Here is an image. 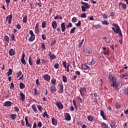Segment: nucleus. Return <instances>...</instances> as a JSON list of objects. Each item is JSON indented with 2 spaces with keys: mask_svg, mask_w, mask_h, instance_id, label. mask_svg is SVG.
Listing matches in <instances>:
<instances>
[{
  "mask_svg": "<svg viewBox=\"0 0 128 128\" xmlns=\"http://www.w3.org/2000/svg\"><path fill=\"white\" fill-rule=\"evenodd\" d=\"M108 78L110 82H112L110 84V86L114 88H118V84L116 83V78L112 75L109 74Z\"/></svg>",
  "mask_w": 128,
  "mask_h": 128,
  "instance_id": "f257e3e1",
  "label": "nucleus"
},
{
  "mask_svg": "<svg viewBox=\"0 0 128 128\" xmlns=\"http://www.w3.org/2000/svg\"><path fill=\"white\" fill-rule=\"evenodd\" d=\"M81 4H83L82 6H81L82 9V12H86V10H88V8H90V6L88 4L84 2H82Z\"/></svg>",
  "mask_w": 128,
  "mask_h": 128,
  "instance_id": "f03ea898",
  "label": "nucleus"
},
{
  "mask_svg": "<svg viewBox=\"0 0 128 128\" xmlns=\"http://www.w3.org/2000/svg\"><path fill=\"white\" fill-rule=\"evenodd\" d=\"M31 36L30 37L28 38V41L30 42H34L36 38V35L34 34V32L30 30L29 32Z\"/></svg>",
  "mask_w": 128,
  "mask_h": 128,
  "instance_id": "7ed1b4c3",
  "label": "nucleus"
},
{
  "mask_svg": "<svg viewBox=\"0 0 128 128\" xmlns=\"http://www.w3.org/2000/svg\"><path fill=\"white\" fill-rule=\"evenodd\" d=\"M92 48L90 47L85 48L83 49V52H84L85 54H92Z\"/></svg>",
  "mask_w": 128,
  "mask_h": 128,
  "instance_id": "20e7f679",
  "label": "nucleus"
},
{
  "mask_svg": "<svg viewBox=\"0 0 128 128\" xmlns=\"http://www.w3.org/2000/svg\"><path fill=\"white\" fill-rule=\"evenodd\" d=\"M80 94L81 96H84L85 92H86V89L84 87L81 88L80 89Z\"/></svg>",
  "mask_w": 128,
  "mask_h": 128,
  "instance_id": "39448f33",
  "label": "nucleus"
},
{
  "mask_svg": "<svg viewBox=\"0 0 128 128\" xmlns=\"http://www.w3.org/2000/svg\"><path fill=\"white\" fill-rule=\"evenodd\" d=\"M112 26H115V28H116V30L115 31V32H116V34H119L121 32L120 28V26H118V25L116 24H113Z\"/></svg>",
  "mask_w": 128,
  "mask_h": 128,
  "instance_id": "423d86ee",
  "label": "nucleus"
},
{
  "mask_svg": "<svg viewBox=\"0 0 128 128\" xmlns=\"http://www.w3.org/2000/svg\"><path fill=\"white\" fill-rule=\"evenodd\" d=\"M56 106L59 110H64V105L61 102H56Z\"/></svg>",
  "mask_w": 128,
  "mask_h": 128,
  "instance_id": "0eeeda50",
  "label": "nucleus"
},
{
  "mask_svg": "<svg viewBox=\"0 0 128 128\" xmlns=\"http://www.w3.org/2000/svg\"><path fill=\"white\" fill-rule=\"evenodd\" d=\"M64 118H65V120H70L71 118H70V114L68 113H65L64 114Z\"/></svg>",
  "mask_w": 128,
  "mask_h": 128,
  "instance_id": "6e6552de",
  "label": "nucleus"
},
{
  "mask_svg": "<svg viewBox=\"0 0 128 128\" xmlns=\"http://www.w3.org/2000/svg\"><path fill=\"white\" fill-rule=\"evenodd\" d=\"M4 106L9 107L12 106V102L10 101H6L4 104Z\"/></svg>",
  "mask_w": 128,
  "mask_h": 128,
  "instance_id": "1a4fd4ad",
  "label": "nucleus"
},
{
  "mask_svg": "<svg viewBox=\"0 0 128 128\" xmlns=\"http://www.w3.org/2000/svg\"><path fill=\"white\" fill-rule=\"evenodd\" d=\"M20 96L21 97L20 98L22 102H24L26 100V96L24 95V93H22V92H20Z\"/></svg>",
  "mask_w": 128,
  "mask_h": 128,
  "instance_id": "9d476101",
  "label": "nucleus"
},
{
  "mask_svg": "<svg viewBox=\"0 0 128 128\" xmlns=\"http://www.w3.org/2000/svg\"><path fill=\"white\" fill-rule=\"evenodd\" d=\"M81 68L84 70H88V68H90V66H88L86 64H82Z\"/></svg>",
  "mask_w": 128,
  "mask_h": 128,
  "instance_id": "9b49d317",
  "label": "nucleus"
},
{
  "mask_svg": "<svg viewBox=\"0 0 128 128\" xmlns=\"http://www.w3.org/2000/svg\"><path fill=\"white\" fill-rule=\"evenodd\" d=\"M12 15H8L6 18V20H8V24H12Z\"/></svg>",
  "mask_w": 128,
  "mask_h": 128,
  "instance_id": "f8f14e48",
  "label": "nucleus"
},
{
  "mask_svg": "<svg viewBox=\"0 0 128 128\" xmlns=\"http://www.w3.org/2000/svg\"><path fill=\"white\" fill-rule=\"evenodd\" d=\"M48 56H50V60H56V56L54 54H52V52H49Z\"/></svg>",
  "mask_w": 128,
  "mask_h": 128,
  "instance_id": "ddd939ff",
  "label": "nucleus"
},
{
  "mask_svg": "<svg viewBox=\"0 0 128 128\" xmlns=\"http://www.w3.org/2000/svg\"><path fill=\"white\" fill-rule=\"evenodd\" d=\"M50 89L52 94H54V92H56L57 90L56 88L54 86H51Z\"/></svg>",
  "mask_w": 128,
  "mask_h": 128,
  "instance_id": "4468645a",
  "label": "nucleus"
},
{
  "mask_svg": "<svg viewBox=\"0 0 128 128\" xmlns=\"http://www.w3.org/2000/svg\"><path fill=\"white\" fill-rule=\"evenodd\" d=\"M52 26L54 30H56V28L58 27V23H56V21H53L52 22Z\"/></svg>",
  "mask_w": 128,
  "mask_h": 128,
  "instance_id": "2eb2a0df",
  "label": "nucleus"
},
{
  "mask_svg": "<svg viewBox=\"0 0 128 128\" xmlns=\"http://www.w3.org/2000/svg\"><path fill=\"white\" fill-rule=\"evenodd\" d=\"M43 78H44V80H47V82H48V80H50V76L48 74H45L44 75Z\"/></svg>",
  "mask_w": 128,
  "mask_h": 128,
  "instance_id": "dca6fc26",
  "label": "nucleus"
},
{
  "mask_svg": "<svg viewBox=\"0 0 128 128\" xmlns=\"http://www.w3.org/2000/svg\"><path fill=\"white\" fill-rule=\"evenodd\" d=\"M110 126L112 128H116V124L114 121H112L110 122Z\"/></svg>",
  "mask_w": 128,
  "mask_h": 128,
  "instance_id": "f3484780",
  "label": "nucleus"
},
{
  "mask_svg": "<svg viewBox=\"0 0 128 128\" xmlns=\"http://www.w3.org/2000/svg\"><path fill=\"white\" fill-rule=\"evenodd\" d=\"M61 28H62V32L66 31V24L64 22H62L60 24Z\"/></svg>",
  "mask_w": 128,
  "mask_h": 128,
  "instance_id": "a211bd4d",
  "label": "nucleus"
},
{
  "mask_svg": "<svg viewBox=\"0 0 128 128\" xmlns=\"http://www.w3.org/2000/svg\"><path fill=\"white\" fill-rule=\"evenodd\" d=\"M58 86H60V89L59 90V92L60 94H62V92H64V86L62 84H59Z\"/></svg>",
  "mask_w": 128,
  "mask_h": 128,
  "instance_id": "6ab92c4d",
  "label": "nucleus"
},
{
  "mask_svg": "<svg viewBox=\"0 0 128 128\" xmlns=\"http://www.w3.org/2000/svg\"><path fill=\"white\" fill-rule=\"evenodd\" d=\"M25 121H26V126H28V128H32V124H30V123H28V118H25Z\"/></svg>",
  "mask_w": 128,
  "mask_h": 128,
  "instance_id": "aec40b11",
  "label": "nucleus"
},
{
  "mask_svg": "<svg viewBox=\"0 0 128 128\" xmlns=\"http://www.w3.org/2000/svg\"><path fill=\"white\" fill-rule=\"evenodd\" d=\"M52 124L54 126H56L58 124V120L54 118V117L52 118Z\"/></svg>",
  "mask_w": 128,
  "mask_h": 128,
  "instance_id": "412c9836",
  "label": "nucleus"
},
{
  "mask_svg": "<svg viewBox=\"0 0 128 128\" xmlns=\"http://www.w3.org/2000/svg\"><path fill=\"white\" fill-rule=\"evenodd\" d=\"M121 5V6L122 8V10H126V4H124V3H122V2H120L119 3V6H120Z\"/></svg>",
  "mask_w": 128,
  "mask_h": 128,
  "instance_id": "4be33fe9",
  "label": "nucleus"
},
{
  "mask_svg": "<svg viewBox=\"0 0 128 128\" xmlns=\"http://www.w3.org/2000/svg\"><path fill=\"white\" fill-rule=\"evenodd\" d=\"M9 54L10 56H14V50L12 48L10 49L9 50Z\"/></svg>",
  "mask_w": 128,
  "mask_h": 128,
  "instance_id": "5701e85b",
  "label": "nucleus"
},
{
  "mask_svg": "<svg viewBox=\"0 0 128 128\" xmlns=\"http://www.w3.org/2000/svg\"><path fill=\"white\" fill-rule=\"evenodd\" d=\"M101 126L102 128H108V125H106L104 122H102L101 124Z\"/></svg>",
  "mask_w": 128,
  "mask_h": 128,
  "instance_id": "b1692460",
  "label": "nucleus"
},
{
  "mask_svg": "<svg viewBox=\"0 0 128 128\" xmlns=\"http://www.w3.org/2000/svg\"><path fill=\"white\" fill-rule=\"evenodd\" d=\"M102 54L104 56H110V51H108V50L107 51L104 50Z\"/></svg>",
  "mask_w": 128,
  "mask_h": 128,
  "instance_id": "393cba45",
  "label": "nucleus"
},
{
  "mask_svg": "<svg viewBox=\"0 0 128 128\" xmlns=\"http://www.w3.org/2000/svg\"><path fill=\"white\" fill-rule=\"evenodd\" d=\"M42 116H44V118H46V116L47 118H49L48 114L46 111L42 113Z\"/></svg>",
  "mask_w": 128,
  "mask_h": 128,
  "instance_id": "a878e982",
  "label": "nucleus"
},
{
  "mask_svg": "<svg viewBox=\"0 0 128 128\" xmlns=\"http://www.w3.org/2000/svg\"><path fill=\"white\" fill-rule=\"evenodd\" d=\"M88 120L89 122H92L94 120V116H88Z\"/></svg>",
  "mask_w": 128,
  "mask_h": 128,
  "instance_id": "bb28decb",
  "label": "nucleus"
},
{
  "mask_svg": "<svg viewBox=\"0 0 128 128\" xmlns=\"http://www.w3.org/2000/svg\"><path fill=\"white\" fill-rule=\"evenodd\" d=\"M32 108L34 110V112H36V113L38 112V110H36V105L34 104L32 105Z\"/></svg>",
  "mask_w": 128,
  "mask_h": 128,
  "instance_id": "cd10ccee",
  "label": "nucleus"
},
{
  "mask_svg": "<svg viewBox=\"0 0 128 128\" xmlns=\"http://www.w3.org/2000/svg\"><path fill=\"white\" fill-rule=\"evenodd\" d=\"M24 86H26L24 85V84L22 82H20V90H22L24 88Z\"/></svg>",
  "mask_w": 128,
  "mask_h": 128,
  "instance_id": "c85d7f7f",
  "label": "nucleus"
},
{
  "mask_svg": "<svg viewBox=\"0 0 128 128\" xmlns=\"http://www.w3.org/2000/svg\"><path fill=\"white\" fill-rule=\"evenodd\" d=\"M28 62H29V64H30L31 66H32V64H33L32 60V58H30V56L29 57Z\"/></svg>",
  "mask_w": 128,
  "mask_h": 128,
  "instance_id": "c756f323",
  "label": "nucleus"
},
{
  "mask_svg": "<svg viewBox=\"0 0 128 128\" xmlns=\"http://www.w3.org/2000/svg\"><path fill=\"white\" fill-rule=\"evenodd\" d=\"M54 18V20H62V16L60 15H57Z\"/></svg>",
  "mask_w": 128,
  "mask_h": 128,
  "instance_id": "7c9ffc66",
  "label": "nucleus"
},
{
  "mask_svg": "<svg viewBox=\"0 0 128 128\" xmlns=\"http://www.w3.org/2000/svg\"><path fill=\"white\" fill-rule=\"evenodd\" d=\"M56 80L54 78H52L51 80V82L52 84H54V86H56Z\"/></svg>",
  "mask_w": 128,
  "mask_h": 128,
  "instance_id": "2f4dec72",
  "label": "nucleus"
},
{
  "mask_svg": "<svg viewBox=\"0 0 128 128\" xmlns=\"http://www.w3.org/2000/svg\"><path fill=\"white\" fill-rule=\"evenodd\" d=\"M62 78L64 82H68V78L66 76H63Z\"/></svg>",
  "mask_w": 128,
  "mask_h": 128,
  "instance_id": "473e14b6",
  "label": "nucleus"
},
{
  "mask_svg": "<svg viewBox=\"0 0 128 128\" xmlns=\"http://www.w3.org/2000/svg\"><path fill=\"white\" fill-rule=\"evenodd\" d=\"M96 62V58H92V60L90 62L91 64H94Z\"/></svg>",
  "mask_w": 128,
  "mask_h": 128,
  "instance_id": "72a5a7b5",
  "label": "nucleus"
},
{
  "mask_svg": "<svg viewBox=\"0 0 128 128\" xmlns=\"http://www.w3.org/2000/svg\"><path fill=\"white\" fill-rule=\"evenodd\" d=\"M42 28H46V21H44L42 22Z\"/></svg>",
  "mask_w": 128,
  "mask_h": 128,
  "instance_id": "f704fd0d",
  "label": "nucleus"
},
{
  "mask_svg": "<svg viewBox=\"0 0 128 128\" xmlns=\"http://www.w3.org/2000/svg\"><path fill=\"white\" fill-rule=\"evenodd\" d=\"M10 118H12V120H16V114H12L10 116Z\"/></svg>",
  "mask_w": 128,
  "mask_h": 128,
  "instance_id": "c9c22d12",
  "label": "nucleus"
},
{
  "mask_svg": "<svg viewBox=\"0 0 128 128\" xmlns=\"http://www.w3.org/2000/svg\"><path fill=\"white\" fill-rule=\"evenodd\" d=\"M12 74V68H10L8 72H7L8 76H10Z\"/></svg>",
  "mask_w": 128,
  "mask_h": 128,
  "instance_id": "e433bc0d",
  "label": "nucleus"
},
{
  "mask_svg": "<svg viewBox=\"0 0 128 128\" xmlns=\"http://www.w3.org/2000/svg\"><path fill=\"white\" fill-rule=\"evenodd\" d=\"M37 108H38V110H40V112H42V107L40 106V105H38L37 106Z\"/></svg>",
  "mask_w": 128,
  "mask_h": 128,
  "instance_id": "4c0bfd02",
  "label": "nucleus"
},
{
  "mask_svg": "<svg viewBox=\"0 0 128 128\" xmlns=\"http://www.w3.org/2000/svg\"><path fill=\"white\" fill-rule=\"evenodd\" d=\"M126 76H128V74H122L120 75V78H126Z\"/></svg>",
  "mask_w": 128,
  "mask_h": 128,
  "instance_id": "58836bf2",
  "label": "nucleus"
},
{
  "mask_svg": "<svg viewBox=\"0 0 128 128\" xmlns=\"http://www.w3.org/2000/svg\"><path fill=\"white\" fill-rule=\"evenodd\" d=\"M59 66H60V64H58V63H56L54 64V68H56V70H58V68Z\"/></svg>",
  "mask_w": 128,
  "mask_h": 128,
  "instance_id": "ea45409f",
  "label": "nucleus"
},
{
  "mask_svg": "<svg viewBox=\"0 0 128 128\" xmlns=\"http://www.w3.org/2000/svg\"><path fill=\"white\" fill-rule=\"evenodd\" d=\"M115 106H116V108L117 109V110H118V108H120V104H118V102H116V104H115Z\"/></svg>",
  "mask_w": 128,
  "mask_h": 128,
  "instance_id": "a19ab883",
  "label": "nucleus"
},
{
  "mask_svg": "<svg viewBox=\"0 0 128 128\" xmlns=\"http://www.w3.org/2000/svg\"><path fill=\"white\" fill-rule=\"evenodd\" d=\"M76 30V27L72 28L70 31V34H74V31Z\"/></svg>",
  "mask_w": 128,
  "mask_h": 128,
  "instance_id": "79ce46f5",
  "label": "nucleus"
},
{
  "mask_svg": "<svg viewBox=\"0 0 128 128\" xmlns=\"http://www.w3.org/2000/svg\"><path fill=\"white\" fill-rule=\"evenodd\" d=\"M76 21H78V20L76 19V18L74 17L72 19V22H76Z\"/></svg>",
  "mask_w": 128,
  "mask_h": 128,
  "instance_id": "37998d69",
  "label": "nucleus"
},
{
  "mask_svg": "<svg viewBox=\"0 0 128 128\" xmlns=\"http://www.w3.org/2000/svg\"><path fill=\"white\" fill-rule=\"evenodd\" d=\"M36 64H40V58H38V60L36 61Z\"/></svg>",
  "mask_w": 128,
  "mask_h": 128,
  "instance_id": "c03bdc74",
  "label": "nucleus"
},
{
  "mask_svg": "<svg viewBox=\"0 0 128 128\" xmlns=\"http://www.w3.org/2000/svg\"><path fill=\"white\" fill-rule=\"evenodd\" d=\"M102 24H106L108 26V22L106 20H104V21H102Z\"/></svg>",
  "mask_w": 128,
  "mask_h": 128,
  "instance_id": "a18cd8bd",
  "label": "nucleus"
},
{
  "mask_svg": "<svg viewBox=\"0 0 128 128\" xmlns=\"http://www.w3.org/2000/svg\"><path fill=\"white\" fill-rule=\"evenodd\" d=\"M30 6V8H31V10H34V3L32 2H30L29 4Z\"/></svg>",
  "mask_w": 128,
  "mask_h": 128,
  "instance_id": "49530a36",
  "label": "nucleus"
},
{
  "mask_svg": "<svg viewBox=\"0 0 128 128\" xmlns=\"http://www.w3.org/2000/svg\"><path fill=\"white\" fill-rule=\"evenodd\" d=\"M76 26H80V24H82V22H80V20H78V22L75 24Z\"/></svg>",
  "mask_w": 128,
  "mask_h": 128,
  "instance_id": "de8ad7c7",
  "label": "nucleus"
},
{
  "mask_svg": "<svg viewBox=\"0 0 128 128\" xmlns=\"http://www.w3.org/2000/svg\"><path fill=\"white\" fill-rule=\"evenodd\" d=\"M4 38L5 42H9V40H10V38H8V36H5Z\"/></svg>",
  "mask_w": 128,
  "mask_h": 128,
  "instance_id": "09e8293b",
  "label": "nucleus"
},
{
  "mask_svg": "<svg viewBox=\"0 0 128 128\" xmlns=\"http://www.w3.org/2000/svg\"><path fill=\"white\" fill-rule=\"evenodd\" d=\"M21 62H22L23 64H26V60L24 59H21Z\"/></svg>",
  "mask_w": 128,
  "mask_h": 128,
  "instance_id": "8fccbe9b",
  "label": "nucleus"
},
{
  "mask_svg": "<svg viewBox=\"0 0 128 128\" xmlns=\"http://www.w3.org/2000/svg\"><path fill=\"white\" fill-rule=\"evenodd\" d=\"M41 46L42 50H46V45H44V42L42 44Z\"/></svg>",
  "mask_w": 128,
  "mask_h": 128,
  "instance_id": "3c124183",
  "label": "nucleus"
},
{
  "mask_svg": "<svg viewBox=\"0 0 128 128\" xmlns=\"http://www.w3.org/2000/svg\"><path fill=\"white\" fill-rule=\"evenodd\" d=\"M93 26H94V28H96V29L100 28H101L100 25V24L93 25Z\"/></svg>",
  "mask_w": 128,
  "mask_h": 128,
  "instance_id": "603ef678",
  "label": "nucleus"
},
{
  "mask_svg": "<svg viewBox=\"0 0 128 128\" xmlns=\"http://www.w3.org/2000/svg\"><path fill=\"white\" fill-rule=\"evenodd\" d=\"M14 82H12L10 84V90H14Z\"/></svg>",
  "mask_w": 128,
  "mask_h": 128,
  "instance_id": "864d4df0",
  "label": "nucleus"
},
{
  "mask_svg": "<svg viewBox=\"0 0 128 128\" xmlns=\"http://www.w3.org/2000/svg\"><path fill=\"white\" fill-rule=\"evenodd\" d=\"M22 71H20L18 72L16 76L17 78H20V76H22Z\"/></svg>",
  "mask_w": 128,
  "mask_h": 128,
  "instance_id": "5fc2aeb1",
  "label": "nucleus"
},
{
  "mask_svg": "<svg viewBox=\"0 0 128 128\" xmlns=\"http://www.w3.org/2000/svg\"><path fill=\"white\" fill-rule=\"evenodd\" d=\"M14 108L16 112H20V108H18V106H15Z\"/></svg>",
  "mask_w": 128,
  "mask_h": 128,
  "instance_id": "6e6d98bb",
  "label": "nucleus"
},
{
  "mask_svg": "<svg viewBox=\"0 0 128 128\" xmlns=\"http://www.w3.org/2000/svg\"><path fill=\"white\" fill-rule=\"evenodd\" d=\"M16 28H18V30H20V28H22V26H20V24H17V25L16 26Z\"/></svg>",
  "mask_w": 128,
  "mask_h": 128,
  "instance_id": "4d7b16f0",
  "label": "nucleus"
},
{
  "mask_svg": "<svg viewBox=\"0 0 128 128\" xmlns=\"http://www.w3.org/2000/svg\"><path fill=\"white\" fill-rule=\"evenodd\" d=\"M80 18H86V13H82L80 16Z\"/></svg>",
  "mask_w": 128,
  "mask_h": 128,
  "instance_id": "13d9d810",
  "label": "nucleus"
},
{
  "mask_svg": "<svg viewBox=\"0 0 128 128\" xmlns=\"http://www.w3.org/2000/svg\"><path fill=\"white\" fill-rule=\"evenodd\" d=\"M62 66L65 68H66V62H62Z\"/></svg>",
  "mask_w": 128,
  "mask_h": 128,
  "instance_id": "bf43d9fd",
  "label": "nucleus"
},
{
  "mask_svg": "<svg viewBox=\"0 0 128 128\" xmlns=\"http://www.w3.org/2000/svg\"><path fill=\"white\" fill-rule=\"evenodd\" d=\"M36 84L37 86H40V80H38V79L36 80Z\"/></svg>",
  "mask_w": 128,
  "mask_h": 128,
  "instance_id": "052dcab7",
  "label": "nucleus"
},
{
  "mask_svg": "<svg viewBox=\"0 0 128 128\" xmlns=\"http://www.w3.org/2000/svg\"><path fill=\"white\" fill-rule=\"evenodd\" d=\"M124 94H126V96H128V87L126 89H125Z\"/></svg>",
  "mask_w": 128,
  "mask_h": 128,
  "instance_id": "680f3d73",
  "label": "nucleus"
},
{
  "mask_svg": "<svg viewBox=\"0 0 128 128\" xmlns=\"http://www.w3.org/2000/svg\"><path fill=\"white\" fill-rule=\"evenodd\" d=\"M26 18H28L26 16H25L23 19V22H27Z\"/></svg>",
  "mask_w": 128,
  "mask_h": 128,
  "instance_id": "e2e57ef3",
  "label": "nucleus"
},
{
  "mask_svg": "<svg viewBox=\"0 0 128 128\" xmlns=\"http://www.w3.org/2000/svg\"><path fill=\"white\" fill-rule=\"evenodd\" d=\"M42 38L44 40H46V35L44 34H42Z\"/></svg>",
  "mask_w": 128,
  "mask_h": 128,
  "instance_id": "0e129e2a",
  "label": "nucleus"
},
{
  "mask_svg": "<svg viewBox=\"0 0 128 128\" xmlns=\"http://www.w3.org/2000/svg\"><path fill=\"white\" fill-rule=\"evenodd\" d=\"M42 60V64H44L46 66V60H44V59H41Z\"/></svg>",
  "mask_w": 128,
  "mask_h": 128,
  "instance_id": "69168bd1",
  "label": "nucleus"
},
{
  "mask_svg": "<svg viewBox=\"0 0 128 128\" xmlns=\"http://www.w3.org/2000/svg\"><path fill=\"white\" fill-rule=\"evenodd\" d=\"M72 24L71 22H70L69 24L66 26V28H72Z\"/></svg>",
  "mask_w": 128,
  "mask_h": 128,
  "instance_id": "338daca9",
  "label": "nucleus"
},
{
  "mask_svg": "<svg viewBox=\"0 0 128 128\" xmlns=\"http://www.w3.org/2000/svg\"><path fill=\"white\" fill-rule=\"evenodd\" d=\"M10 38L12 40H14V35L12 34L10 36Z\"/></svg>",
  "mask_w": 128,
  "mask_h": 128,
  "instance_id": "774afa93",
  "label": "nucleus"
}]
</instances>
